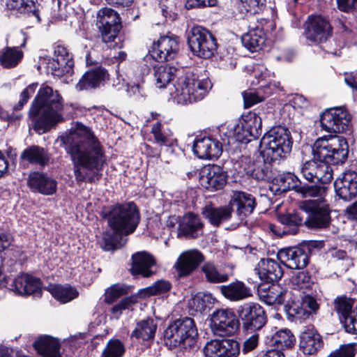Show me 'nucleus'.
I'll list each match as a JSON object with an SVG mask.
<instances>
[{
  "label": "nucleus",
  "mask_w": 357,
  "mask_h": 357,
  "mask_svg": "<svg viewBox=\"0 0 357 357\" xmlns=\"http://www.w3.org/2000/svg\"><path fill=\"white\" fill-rule=\"evenodd\" d=\"M232 212L233 209L229 206L213 207L208 205L202 208V213L213 226L218 227L231 218Z\"/></svg>",
  "instance_id": "obj_34"
},
{
  "label": "nucleus",
  "mask_w": 357,
  "mask_h": 357,
  "mask_svg": "<svg viewBox=\"0 0 357 357\" xmlns=\"http://www.w3.org/2000/svg\"><path fill=\"white\" fill-rule=\"evenodd\" d=\"M292 293L288 290L282 289L278 285L273 284L264 294H261L264 302L268 305L284 304L286 310L291 303Z\"/></svg>",
  "instance_id": "obj_35"
},
{
  "label": "nucleus",
  "mask_w": 357,
  "mask_h": 357,
  "mask_svg": "<svg viewBox=\"0 0 357 357\" xmlns=\"http://www.w3.org/2000/svg\"><path fill=\"white\" fill-rule=\"evenodd\" d=\"M259 344V335L254 333L248 337L243 342L242 351L243 354H247L254 350Z\"/></svg>",
  "instance_id": "obj_64"
},
{
  "label": "nucleus",
  "mask_w": 357,
  "mask_h": 357,
  "mask_svg": "<svg viewBox=\"0 0 357 357\" xmlns=\"http://www.w3.org/2000/svg\"><path fill=\"white\" fill-rule=\"evenodd\" d=\"M171 287L172 285L169 282L159 280L153 286L148 287L146 291L149 296H153L167 293L171 289Z\"/></svg>",
  "instance_id": "obj_56"
},
{
  "label": "nucleus",
  "mask_w": 357,
  "mask_h": 357,
  "mask_svg": "<svg viewBox=\"0 0 357 357\" xmlns=\"http://www.w3.org/2000/svg\"><path fill=\"white\" fill-rule=\"evenodd\" d=\"M243 10L250 13H257L261 10L265 0H239Z\"/></svg>",
  "instance_id": "obj_55"
},
{
  "label": "nucleus",
  "mask_w": 357,
  "mask_h": 357,
  "mask_svg": "<svg viewBox=\"0 0 357 357\" xmlns=\"http://www.w3.org/2000/svg\"><path fill=\"white\" fill-rule=\"evenodd\" d=\"M220 291L226 298L232 301L243 300L252 296L251 289L240 281L223 285Z\"/></svg>",
  "instance_id": "obj_36"
},
{
  "label": "nucleus",
  "mask_w": 357,
  "mask_h": 357,
  "mask_svg": "<svg viewBox=\"0 0 357 357\" xmlns=\"http://www.w3.org/2000/svg\"><path fill=\"white\" fill-rule=\"evenodd\" d=\"M201 271L206 280L210 283H222L229 280V275L220 271L211 261L204 263L201 267Z\"/></svg>",
  "instance_id": "obj_42"
},
{
  "label": "nucleus",
  "mask_w": 357,
  "mask_h": 357,
  "mask_svg": "<svg viewBox=\"0 0 357 357\" xmlns=\"http://www.w3.org/2000/svg\"><path fill=\"white\" fill-rule=\"evenodd\" d=\"M64 108L63 99L58 91L42 86L29 111V126L39 135L45 133L64 121Z\"/></svg>",
  "instance_id": "obj_4"
},
{
  "label": "nucleus",
  "mask_w": 357,
  "mask_h": 357,
  "mask_svg": "<svg viewBox=\"0 0 357 357\" xmlns=\"http://www.w3.org/2000/svg\"><path fill=\"white\" fill-rule=\"evenodd\" d=\"M266 37L262 29L257 27L250 30L241 37V41L245 47L251 52L261 50L264 45Z\"/></svg>",
  "instance_id": "obj_38"
},
{
  "label": "nucleus",
  "mask_w": 357,
  "mask_h": 357,
  "mask_svg": "<svg viewBox=\"0 0 357 357\" xmlns=\"http://www.w3.org/2000/svg\"><path fill=\"white\" fill-rule=\"evenodd\" d=\"M231 131L233 132V136L236 141L243 143H247L251 141V136L248 130L244 128V124L242 120L234 126L231 128Z\"/></svg>",
  "instance_id": "obj_53"
},
{
  "label": "nucleus",
  "mask_w": 357,
  "mask_h": 357,
  "mask_svg": "<svg viewBox=\"0 0 357 357\" xmlns=\"http://www.w3.org/2000/svg\"><path fill=\"white\" fill-rule=\"evenodd\" d=\"M116 234H105L102 237V248L106 251L114 250L118 248Z\"/></svg>",
  "instance_id": "obj_60"
},
{
  "label": "nucleus",
  "mask_w": 357,
  "mask_h": 357,
  "mask_svg": "<svg viewBox=\"0 0 357 357\" xmlns=\"http://www.w3.org/2000/svg\"><path fill=\"white\" fill-rule=\"evenodd\" d=\"M203 224L199 216L192 213L183 215L178 224V235L188 238H195L202 230Z\"/></svg>",
  "instance_id": "obj_28"
},
{
  "label": "nucleus",
  "mask_w": 357,
  "mask_h": 357,
  "mask_svg": "<svg viewBox=\"0 0 357 357\" xmlns=\"http://www.w3.org/2000/svg\"><path fill=\"white\" fill-rule=\"evenodd\" d=\"M48 291L54 298L63 303H68L78 296V291L68 285H51L48 287Z\"/></svg>",
  "instance_id": "obj_43"
},
{
  "label": "nucleus",
  "mask_w": 357,
  "mask_h": 357,
  "mask_svg": "<svg viewBox=\"0 0 357 357\" xmlns=\"http://www.w3.org/2000/svg\"><path fill=\"white\" fill-rule=\"evenodd\" d=\"M132 260L130 271L132 275H142L148 278L153 274L151 268L155 264V260L151 255L144 251L138 252L132 255Z\"/></svg>",
  "instance_id": "obj_30"
},
{
  "label": "nucleus",
  "mask_w": 357,
  "mask_h": 357,
  "mask_svg": "<svg viewBox=\"0 0 357 357\" xmlns=\"http://www.w3.org/2000/svg\"><path fill=\"white\" fill-rule=\"evenodd\" d=\"M204 255L199 250H188L179 255L174 264V268L179 277H185L194 272L204 261Z\"/></svg>",
  "instance_id": "obj_18"
},
{
  "label": "nucleus",
  "mask_w": 357,
  "mask_h": 357,
  "mask_svg": "<svg viewBox=\"0 0 357 357\" xmlns=\"http://www.w3.org/2000/svg\"><path fill=\"white\" fill-rule=\"evenodd\" d=\"M27 185L33 192L44 195H52L57 189V182L55 179L39 172L29 174Z\"/></svg>",
  "instance_id": "obj_23"
},
{
  "label": "nucleus",
  "mask_w": 357,
  "mask_h": 357,
  "mask_svg": "<svg viewBox=\"0 0 357 357\" xmlns=\"http://www.w3.org/2000/svg\"><path fill=\"white\" fill-rule=\"evenodd\" d=\"M298 192L305 198L310 197L302 203L301 208L303 210H312L321 202H327L325 199L326 190L324 187L317 185L301 186Z\"/></svg>",
  "instance_id": "obj_29"
},
{
  "label": "nucleus",
  "mask_w": 357,
  "mask_h": 357,
  "mask_svg": "<svg viewBox=\"0 0 357 357\" xmlns=\"http://www.w3.org/2000/svg\"><path fill=\"white\" fill-rule=\"evenodd\" d=\"M308 247H291L280 250L278 253L280 261L291 269H302L309 262Z\"/></svg>",
  "instance_id": "obj_15"
},
{
  "label": "nucleus",
  "mask_w": 357,
  "mask_h": 357,
  "mask_svg": "<svg viewBox=\"0 0 357 357\" xmlns=\"http://www.w3.org/2000/svg\"><path fill=\"white\" fill-rule=\"evenodd\" d=\"M242 326L246 331L261 330L267 322V317L264 308L257 303H247L238 310Z\"/></svg>",
  "instance_id": "obj_11"
},
{
  "label": "nucleus",
  "mask_w": 357,
  "mask_h": 357,
  "mask_svg": "<svg viewBox=\"0 0 357 357\" xmlns=\"http://www.w3.org/2000/svg\"><path fill=\"white\" fill-rule=\"evenodd\" d=\"M197 331L192 318L178 319L170 323L164 331V342L170 349L182 347H192L195 342Z\"/></svg>",
  "instance_id": "obj_6"
},
{
  "label": "nucleus",
  "mask_w": 357,
  "mask_h": 357,
  "mask_svg": "<svg viewBox=\"0 0 357 357\" xmlns=\"http://www.w3.org/2000/svg\"><path fill=\"white\" fill-rule=\"evenodd\" d=\"M231 202L236 205L237 212L241 218L251 214L256 206L255 197L245 192H234Z\"/></svg>",
  "instance_id": "obj_37"
},
{
  "label": "nucleus",
  "mask_w": 357,
  "mask_h": 357,
  "mask_svg": "<svg viewBox=\"0 0 357 357\" xmlns=\"http://www.w3.org/2000/svg\"><path fill=\"white\" fill-rule=\"evenodd\" d=\"M322 346L321 337L313 327H309L301 333L299 347L303 354L307 355L314 354Z\"/></svg>",
  "instance_id": "obj_27"
},
{
  "label": "nucleus",
  "mask_w": 357,
  "mask_h": 357,
  "mask_svg": "<svg viewBox=\"0 0 357 357\" xmlns=\"http://www.w3.org/2000/svg\"><path fill=\"white\" fill-rule=\"evenodd\" d=\"M296 339L292 333L288 329H282L275 333L268 340L271 346L280 349H289L294 345Z\"/></svg>",
  "instance_id": "obj_39"
},
{
  "label": "nucleus",
  "mask_w": 357,
  "mask_h": 357,
  "mask_svg": "<svg viewBox=\"0 0 357 357\" xmlns=\"http://www.w3.org/2000/svg\"><path fill=\"white\" fill-rule=\"evenodd\" d=\"M304 35L307 40L321 45L325 52L337 54V50L333 47L334 41L331 40L333 27L327 18L319 15L309 16L305 23Z\"/></svg>",
  "instance_id": "obj_7"
},
{
  "label": "nucleus",
  "mask_w": 357,
  "mask_h": 357,
  "mask_svg": "<svg viewBox=\"0 0 357 357\" xmlns=\"http://www.w3.org/2000/svg\"><path fill=\"white\" fill-rule=\"evenodd\" d=\"M23 57V52L16 47H6L0 53V64L6 68L15 67Z\"/></svg>",
  "instance_id": "obj_46"
},
{
  "label": "nucleus",
  "mask_w": 357,
  "mask_h": 357,
  "mask_svg": "<svg viewBox=\"0 0 357 357\" xmlns=\"http://www.w3.org/2000/svg\"><path fill=\"white\" fill-rule=\"evenodd\" d=\"M244 128L248 130L251 137L257 138L261 134V119L255 112H249L242 116Z\"/></svg>",
  "instance_id": "obj_47"
},
{
  "label": "nucleus",
  "mask_w": 357,
  "mask_h": 357,
  "mask_svg": "<svg viewBox=\"0 0 357 357\" xmlns=\"http://www.w3.org/2000/svg\"><path fill=\"white\" fill-rule=\"evenodd\" d=\"M335 187L341 198L345 200L353 199L357 195V173L354 171L344 172L335 181Z\"/></svg>",
  "instance_id": "obj_25"
},
{
  "label": "nucleus",
  "mask_w": 357,
  "mask_h": 357,
  "mask_svg": "<svg viewBox=\"0 0 357 357\" xmlns=\"http://www.w3.org/2000/svg\"><path fill=\"white\" fill-rule=\"evenodd\" d=\"M245 107H250L253 105L261 102L263 98L257 93L250 91L243 93Z\"/></svg>",
  "instance_id": "obj_62"
},
{
  "label": "nucleus",
  "mask_w": 357,
  "mask_h": 357,
  "mask_svg": "<svg viewBox=\"0 0 357 357\" xmlns=\"http://www.w3.org/2000/svg\"><path fill=\"white\" fill-rule=\"evenodd\" d=\"M33 347L43 357H61L59 341L49 335L40 336Z\"/></svg>",
  "instance_id": "obj_31"
},
{
  "label": "nucleus",
  "mask_w": 357,
  "mask_h": 357,
  "mask_svg": "<svg viewBox=\"0 0 357 357\" xmlns=\"http://www.w3.org/2000/svg\"><path fill=\"white\" fill-rule=\"evenodd\" d=\"M291 282L294 289L301 290L305 294L311 291L314 286L312 276L306 271L298 272L291 278Z\"/></svg>",
  "instance_id": "obj_48"
},
{
  "label": "nucleus",
  "mask_w": 357,
  "mask_h": 357,
  "mask_svg": "<svg viewBox=\"0 0 357 357\" xmlns=\"http://www.w3.org/2000/svg\"><path fill=\"white\" fill-rule=\"evenodd\" d=\"M107 78V71L104 68H98L85 73L77 84L76 89L79 91L95 89Z\"/></svg>",
  "instance_id": "obj_32"
},
{
  "label": "nucleus",
  "mask_w": 357,
  "mask_h": 357,
  "mask_svg": "<svg viewBox=\"0 0 357 357\" xmlns=\"http://www.w3.org/2000/svg\"><path fill=\"white\" fill-rule=\"evenodd\" d=\"M62 145L70 155L77 183L99 180L106 162L103 147L93 132L81 123L61 137Z\"/></svg>",
  "instance_id": "obj_1"
},
{
  "label": "nucleus",
  "mask_w": 357,
  "mask_h": 357,
  "mask_svg": "<svg viewBox=\"0 0 357 357\" xmlns=\"http://www.w3.org/2000/svg\"><path fill=\"white\" fill-rule=\"evenodd\" d=\"M36 86L37 84H31L22 91L18 103L13 107L15 110H20L24 107L30 96L35 92Z\"/></svg>",
  "instance_id": "obj_58"
},
{
  "label": "nucleus",
  "mask_w": 357,
  "mask_h": 357,
  "mask_svg": "<svg viewBox=\"0 0 357 357\" xmlns=\"http://www.w3.org/2000/svg\"><path fill=\"white\" fill-rule=\"evenodd\" d=\"M311 151L313 159L303 162L300 172L306 181L321 183H328L333 179L332 169L328 163L344 162L349 153L345 139L336 135L317 139Z\"/></svg>",
  "instance_id": "obj_2"
},
{
  "label": "nucleus",
  "mask_w": 357,
  "mask_h": 357,
  "mask_svg": "<svg viewBox=\"0 0 357 357\" xmlns=\"http://www.w3.org/2000/svg\"><path fill=\"white\" fill-rule=\"evenodd\" d=\"M10 289L19 295H41V282L39 278L22 273L15 278Z\"/></svg>",
  "instance_id": "obj_24"
},
{
  "label": "nucleus",
  "mask_w": 357,
  "mask_h": 357,
  "mask_svg": "<svg viewBox=\"0 0 357 357\" xmlns=\"http://www.w3.org/2000/svg\"><path fill=\"white\" fill-rule=\"evenodd\" d=\"M301 296L300 300L296 301L291 298L287 312L289 315L296 319H302L309 317L312 313H316L319 310V304L317 300L307 293Z\"/></svg>",
  "instance_id": "obj_19"
},
{
  "label": "nucleus",
  "mask_w": 357,
  "mask_h": 357,
  "mask_svg": "<svg viewBox=\"0 0 357 357\" xmlns=\"http://www.w3.org/2000/svg\"><path fill=\"white\" fill-rule=\"evenodd\" d=\"M204 353L206 357H237L240 349L236 341L211 340L205 345Z\"/></svg>",
  "instance_id": "obj_21"
},
{
  "label": "nucleus",
  "mask_w": 357,
  "mask_h": 357,
  "mask_svg": "<svg viewBox=\"0 0 357 357\" xmlns=\"http://www.w3.org/2000/svg\"><path fill=\"white\" fill-rule=\"evenodd\" d=\"M252 161L247 158H241L239 160H237L233 163L231 171L234 172V174L237 176L243 178L248 176L249 172L251 169Z\"/></svg>",
  "instance_id": "obj_52"
},
{
  "label": "nucleus",
  "mask_w": 357,
  "mask_h": 357,
  "mask_svg": "<svg viewBox=\"0 0 357 357\" xmlns=\"http://www.w3.org/2000/svg\"><path fill=\"white\" fill-rule=\"evenodd\" d=\"M217 3L218 0H187L185 6L187 9L201 8L215 6Z\"/></svg>",
  "instance_id": "obj_59"
},
{
  "label": "nucleus",
  "mask_w": 357,
  "mask_h": 357,
  "mask_svg": "<svg viewBox=\"0 0 357 357\" xmlns=\"http://www.w3.org/2000/svg\"><path fill=\"white\" fill-rule=\"evenodd\" d=\"M157 325L153 319H147L138 322L133 331L131 337L141 339L143 341L153 339L155 335Z\"/></svg>",
  "instance_id": "obj_40"
},
{
  "label": "nucleus",
  "mask_w": 357,
  "mask_h": 357,
  "mask_svg": "<svg viewBox=\"0 0 357 357\" xmlns=\"http://www.w3.org/2000/svg\"><path fill=\"white\" fill-rule=\"evenodd\" d=\"M188 43L195 55L205 59L211 57L218 47L216 39L212 33L199 26L192 27L189 31Z\"/></svg>",
  "instance_id": "obj_9"
},
{
  "label": "nucleus",
  "mask_w": 357,
  "mask_h": 357,
  "mask_svg": "<svg viewBox=\"0 0 357 357\" xmlns=\"http://www.w3.org/2000/svg\"><path fill=\"white\" fill-rule=\"evenodd\" d=\"M129 287L123 284H115L108 288L105 292V301L112 304L119 297L128 294Z\"/></svg>",
  "instance_id": "obj_51"
},
{
  "label": "nucleus",
  "mask_w": 357,
  "mask_h": 357,
  "mask_svg": "<svg viewBox=\"0 0 357 357\" xmlns=\"http://www.w3.org/2000/svg\"><path fill=\"white\" fill-rule=\"evenodd\" d=\"M355 348L353 344L341 346L339 349L332 353L328 357H354Z\"/></svg>",
  "instance_id": "obj_61"
},
{
  "label": "nucleus",
  "mask_w": 357,
  "mask_h": 357,
  "mask_svg": "<svg viewBox=\"0 0 357 357\" xmlns=\"http://www.w3.org/2000/svg\"><path fill=\"white\" fill-rule=\"evenodd\" d=\"M342 324L347 332L357 335V308L350 312Z\"/></svg>",
  "instance_id": "obj_57"
},
{
  "label": "nucleus",
  "mask_w": 357,
  "mask_h": 357,
  "mask_svg": "<svg viewBox=\"0 0 357 357\" xmlns=\"http://www.w3.org/2000/svg\"><path fill=\"white\" fill-rule=\"evenodd\" d=\"M334 305L340 320L343 324L350 312L357 308V301L347 296H339L335 300Z\"/></svg>",
  "instance_id": "obj_45"
},
{
  "label": "nucleus",
  "mask_w": 357,
  "mask_h": 357,
  "mask_svg": "<svg viewBox=\"0 0 357 357\" xmlns=\"http://www.w3.org/2000/svg\"><path fill=\"white\" fill-rule=\"evenodd\" d=\"M251 171L249 172L248 177H252L257 181L265 180L267 176V172L260 166L257 165L252 162Z\"/></svg>",
  "instance_id": "obj_63"
},
{
  "label": "nucleus",
  "mask_w": 357,
  "mask_h": 357,
  "mask_svg": "<svg viewBox=\"0 0 357 357\" xmlns=\"http://www.w3.org/2000/svg\"><path fill=\"white\" fill-rule=\"evenodd\" d=\"M279 222L284 226L282 233L276 229V227L271 224L269 229L276 235L295 234L297 233L298 227L302 224L303 219L298 213H281L278 215Z\"/></svg>",
  "instance_id": "obj_33"
},
{
  "label": "nucleus",
  "mask_w": 357,
  "mask_h": 357,
  "mask_svg": "<svg viewBox=\"0 0 357 357\" xmlns=\"http://www.w3.org/2000/svg\"><path fill=\"white\" fill-rule=\"evenodd\" d=\"M351 115L343 107L330 108L322 113L320 117L321 128L333 133L344 132L350 126Z\"/></svg>",
  "instance_id": "obj_13"
},
{
  "label": "nucleus",
  "mask_w": 357,
  "mask_h": 357,
  "mask_svg": "<svg viewBox=\"0 0 357 357\" xmlns=\"http://www.w3.org/2000/svg\"><path fill=\"white\" fill-rule=\"evenodd\" d=\"M153 70L155 84L159 89L165 87L174 76L177 77L171 94L179 104H188L200 100L207 93V81L199 79L192 72H184L183 70L163 64L155 66Z\"/></svg>",
  "instance_id": "obj_3"
},
{
  "label": "nucleus",
  "mask_w": 357,
  "mask_h": 357,
  "mask_svg": "<svg viewBox=\"0 0 357 357\" xmlns=\"http://www.w3.org/2000/svg\"><path fill=\"white\" fill-rule=\"evenodd\" d=\"M214 298L211 294H197L188 302L189 307L198 312H203L211 308Z\"/></svg>",
  "instance_id": "obj_49"
},
{
  "label": "nucleus",
  "mask_w": 357,
  "mask_h": 357,
  "mask_svg": "<svg viewBox=\"0 0 357 357\" xmlns=\"http://www.w3.org/2000/svg\"><path fill=\"white\" fill-rule=\"evenodd\" d=\"M21 158L31 164L45 165L49 160L47 152L38 146H31L22 153Z\"/></svg>",
  "instance_id": "obj_41"
},
{
  "label": "nucleus",
  "mask_w": 357,
  "mask_h": 357,
  "mask_svg": "<svg viewBox=\"0 0 357 357\" xmlns=\"http://www.w3.org/2000/svg\"><path fill=\"white\" fill-rule=\"evenodd\" d=\"M261 146L263 147V156L267 160H277L291 149L290 132L282 126L274 128L262 137Z\"/></svg>",
  "instance_id": "obj_8"
},
{
  "label": "nucleus",
  "mask_w": 357,
  "mask_h": 357,
  "mask_svg": "<svg viewBox=\"0 0 357 357\" xmlns=\"http://www.w3.org/2000/svg\"><path fill=\"white\" fill-rule=\"evenodd\" d=\"M199 183L209 191L221 190L227 183V174L218 165H207L200 172Z\"/></svg>",
  "instance_id": "obj_16"
},
{
  "label": "nucleus",
  "mask_w": 357,
  "mask_h": 357,
  "mask_svg": "<svg viewBox=\"0 0 357 357\" xmlns=\"http://www.w3.org/2000/svg\"><path fill=\"white\" fill-rule=\"evenodd\" d=\"M97 25L101 38L105 43H110L109 47L114 48L118 43V33L121 29V17L119 13L110 8H103L97 13Z\"/></svg>",
  "instance_id": "obj_10"
},
{
  "label": "nucleus",
  "mask_w": 357,
  "mask_h": 357,
  "mask_svg": "<svg viewBox=\"0 0 357 357\" xmlns=\"http://www.w3.org/2000/svg\"><path fill=\"white\" fill-rule=\"evenodd\" d=\"M211 328L215 335L220 337L234 335L239 328V321L230 309H219L213 312Z\"/></svg>",
  "instance_id": "obj_12"
},
{
  "label": "nucleus",
  "mask_w": 357,
  "mask_h": 357,
  "mask_svg": "<svg viewBox=\"0 0 357 357\" xmlns=\"http://www.w3.org/2000/svg\"><path fill=\"white\" fill-rule=\"evenodd\" d=\"M178 51V38L172 34L163 36L153 43L151 56L159 62H163L173 59Z\"/></svg>",
  "instance_id": "obj_14"
},
{
  "label": "nucleus",
  "mask_w": 357,
  "mask_h": 357,
  "mask_svg": "<svg viewBox=\"0 0 357 357\" xmlns=\"http://www.w3.org/2000/svg\"><path fill=\"white\" fill-rule=\"evenodd\" d=\"M192 151L201 159H218L222 153V145L212 137H197L194 141Z\"/></svg>",
  "instance_id": "obj_17"
},
{
  "label": "nucleus",
  "mask_w": 357,
  "mask_h": 357,
  "mask_svg": "<svg viewBox=\"0 0 357 357\" xmlns=\"http://www.w3.org/2000/svg\"><path fill=\"white\" fill-rule=\"evenodd\" d=\"M278 180L280 183V188L283 191L297 187L299 183L297 176L289 172L280 175Z\"/></svg>",
  "instance_id": "obj_54"
},
{
  "label": "nucleus",
  "mask_w": 357,
  "mask_h": 357,
  "mask_svg": "<svg viewBox=\"0 0 357 357\" xmlns=\"http://www.w3.org/2000/svg\"><path fill=\"white\" fill-rule=\"evenodd\" d=\"M109 226L116 234L128 235L135 230L139 222V213L132 202L116 204L102 212Z\"/></svg>",
  "instance_id": "obj_5"
},
{
  "label": "nucleus",
  "mask_w": 357,
  "mask_h": 357,
  "mask_svg": "<svg viewBox=\"0 0 357 357\" xmlns=\"http://www.w3.org/2000/svg\"><path fill=\"white\" fill-rule=\"evenodd\" d=\"M125 351L124 344L121 341L118 339H112L107 343L102 357H122Z\"/></svg>",
  "instance_id": "obj_50"
},
{
  "label": "nucleus",
  "mask_w": 357,
  "mask_h": 357,
  "mask_svg": "<svg viewBox=\"0 0 357 357\" xmlns=\"http://www.w3.org/2000/svg\"><path fill=\"white\" fill-rule=\"evenodd\" d=\"M260 280L264 283L273 284L280 280L283 275L281 265L271 258H263L255 268Z\"/></svg>",
  "instance_id": "obj_22"
},
{
  "label": "nucleus",
  "mask_w": 357,
  "mask_h": 357,
  "mask_svg": "<svg viewBox=\"0 0 357 357\" xmlns=\"http://www.w3.org/2000/svg\"><path fill=\"white\" fill-rule=\"evenodd\" d=\"M36 1V0H8L6 6L8 10L15 11L17 13H31L39 20L35 4Z\"/></svg>",
  "instance_id": "obj_44"
},
{
  "label": "nucleus",
  "mask_w": 357,
  "mask_h": 357,
  "mask_svg": "<svg viewBox=\"0 0 357 357\" xmlns=\"http://www.w3.org/2000/svg\"><path fill=\"white\" fill-rule=\"evenodd\" d=\"M49 68L57 76L70 74L74 66L73 60L68 50L63 45L56 43L54 47V58Z\"/></svg>",
  "instance_id": "obj_20"
},
{
  "label": "nucleus",
  "mask_w": 357,
  "mask_h": 357,
  "mask_svg": "<svg viewBox=\"0 0 357 357\" xmlns=\"http://www.w3.org/2000/svg\"><path fill=\"white\" fill-rule=\"evenodd\" d=\"M304 211L310 213L308 218L305 222L308 227L321 229L329 225L331 218L327 202H321L314 208Z\"/></svg>",
  "instance_id": "obj_26"
}]
</instances>
